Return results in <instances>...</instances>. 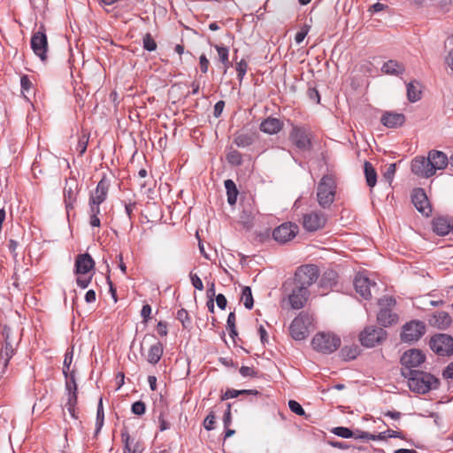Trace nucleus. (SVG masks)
<instances>
[{
    "label": "nucleus",
    "mask_w": 453,
    "mask_h": 453,
    "mask_svg": "<svg viewBox=\"0 0 453 453\" xmlns=\"http://www.w3.org/2000/svg\"><path fill=\"white\" fill-rule=\"evenodd\" d=\"M402 374L408 379L409 388L418 394H426L439 386V380L432 375L418 370H407Z\"/></svg>",
    "instance_id": "f257e3e1"
},
{
    "label": "nucleus",
    "mask_w": 453,
    "mask_h": 453,
    "mask_svg": "<svg viewBox=\"0 0 453 453\" xmlns=\"http://www.w3.org/2000/svg\"><path fill=\"white\" fill-rule=\"evenodd\" d=\"M341 342V338L334 333L319 332L313 336L311 346L317 352L329 355L339 349Z\"/></svg>",
    "instance_id": "f03ea898"
},
{
    "label": "nucleus",
    "mask_w": 453,
    "mask_h": 453,
    "mask_svg": "<svg viewBox=\"0 0 453 453\" xmlns=\"http://www.w3.org/2000/svg\"><path fill=\"white\" fill-rule=\"evenodd\" d=\"M336 184L331 175H325L317 188V200L322 208H328L334 200Z\"/></svg>",
    "instance_id": "7ed1b4c3"
},
{
    "label": "nucleus",
    "mask_w": 453,
    "mask_h": 453,
    "mask_svg": "<svg viewBox=\"0 0 453 453\" xmlns=\"http://www.w3.org/2000/svg\"><path fill=\"white\" fill-rule=\"evenodd\" d=\"M312 317L307 313L301 312L292 321L289 331L293 339L296 341H302L308 336L309 327L312 323Z\"/></svg>",
    "instance_id": "20e7f679"
},
{
    "label": "nucleus",
    "mask_w": 453,
    "mask_h": 453,
    "mask_svg": "<svg viewBox=\"0 0 453 453\" xmlns=\"http://www.w3.org/2000/svg\"><path fill=\"white\" fill-rule=\"evenodd\" d=\"M380 311L377 315L378 322L383 326H388L397 321V315L392 312L395 300L391 296H384L379 300Z\"/></svg>",
    "instance_id": "39448f33"
},
{
    "label": "nucleus",
    "mask_w": 453,
    "mask_h": 453,
    "mask_svg": "<svg viewBox=\"0 0 453 453\" xmlns=\"http://www.w3.org/2000/svg\"><path fill=\"white\" fill-rule=\"evenodd\" d=\"M387 337V333L384 329L375 326H366L359 334V341L361 344L366 348H373L381 344Z\"/></svg>",
    "instance_id": "423d86ee"
},
{
    "label": "nucleus",
    "mask_w": 453,
    "mask_h": 453,
    "mask_svg": "<svg viewBox=\"0 0 453 453\" xmlns=\"http://www.w3.org/2000/svg\"><path fill=\"white\" fill-rule=\"evenodd\" d=\"M4 342L0 347V372L1 376L5 373L10 359L15 353L13 348V341L11 337L12 330L8 326H4L2 332Z\"/></svg>",
    "instance_id": "0eeeda50"
},
{
    "label": "nucleus",
    "mask_w": 453,
    "mask_h": 453,
    "mask_svg": "<svg viewBox=\"0 0 453 453\" xmlns=\"http://www.w3.org/2000/svg\"><path fill=\"white\" fill-rule=\"evenodd\" d=\"M319 269L314 265H305L300 266L295 274V280L298 287L308 288L312 285L319 278Z\"/></svg>",
    "instance_id": "6e6552de"
},
{
    "label": "nucleus",
    "mask_w": 453,
    "mask_h": 453,
    "mask_svg": "<svg viewBox=\"0 0 453 453\" xmlns=\"http://www.w3.org/2000/svg\"><path fill=\"white\" fill-rule=\"evenodd\" d=\"M289 140L299 150L308 151L311 149V133L306 127L293 126Z\"/></svg>",
    "instance_id": "1a4fd4ad"
},
{
    "label": "nucleus",
    "mask_w": 453,
    "mask_h": 453,
    "mask_svg": "<svg viewBox=\"0 0 453 453\" xmlns=\"http://www.w3.org/2000/svg\"><path fill=\"white\" fill-rule=\"evenodd\" d=\"M430 348L440 356H449L453 353V338L445 334H436L430 340Z\"/></svg>",
    "instance_id": "9d476101"
},
{
    "label": "nucleus",
    "mask_w": 453,
    "mask_h": 453,
    "mask_svg": "<svg viewBox=\"0 0 453 453\" xmlns=\"http://www.w3.org/2000/svg\"><path fill=\"white\" fill-rule=\"evenodd\" d=\"M31 48L34 53L39 57L42 61L47 59L48 40L43 26L40 27L39 31L33 34Z\"/></svg>",
    "instance_id": "9b49d317"
},
{
    "label": "nucleus",
    "mask_w": 453,
    "mask_h": 453,
    "mask_svg": "<svg viewBox=\"0 0 453 453\" xmlns=\"http://www.w3.org/2000/svg\"><path fill=\"white\" fill-rule=\"evenodd\" d=\"M425 331L426 326L423 322L411 321L403 326L401 339L406 342H416L425 334Z\"/></svg>",
    "instance_id": "f8f14e48"
},
{
    "label": "nucleus",
    "mask_w": 453,
    "mask_h": 453,
    "mask_svg": "<svg viewBox=\"0 0 453 453\" xmlns=\"http://www.w3.org/2000/svg\"><path fill=\"white\" fill-rule=\"evenodd\" d=\"M326 222V216L321 211H312L303 215V226L309 232L317 231L324 227Z\"/></svg>",
    "instance_id": "ddd939ff"
},
{
    "label": "nucleus",
    "mask_w": 453,
    "mask_h": 453,
    "mask_svg": "<svg viewBox=\"0 0 453 453\" xmlns=\"http://www.w3.org/2000/svg\"><path fill=\"white\" fill-rule=\"evenodd\" d=\"M425 355L419 349H410L405 351L401 357V364L404 367L402 372L407 370H414L425 361Z\"/></svg>",
    "instance_id": "4468645a"
},
{
    "label": "nucleus",
    "mask_w": 453,
    "mask_h": 453,
    "mask_svg": "<svg viewBox=\"0 0 453 453\" xmlns=\"http://www.w3.org/2000/svg\"><path fill=\"white\" fill-rule=\"evenodd\" d=\"M296 225L284 223L273 230V236L276 242L285 243L296 236Z\"/></svg>",
    "instance_id": "2eb2a0df"
},
{
    "label": "nucleus",
    "mask_w": 453,
    "mask_h": 453,
    "mask_svg": "<svg viewBox=\"0 0 453 453\" xmlns=\"http://www.w3.org/2000/svg\"><path fill=\"white\" fill-rule=\"evenodd\" d=\"M78 195V183L74 179H71L65 181L64 188V202L67 213L74 208Z\"/></svg>",
    "instance_id": "dca6fc26"
},
{
    "label": "nucleus",
    "mask_w": 453,
    "mask_h": 453,
    "mask_svg": "<svg viewBox=\"0 0 453 453\" xmlns=\"http://www.w3.org/2000/svg\"><path fill=\"white\" fill-rule=\"evenodd\" d=\"M354 286L356 291L365 299L372 296V288H376V283L372 282L370 279L364 274H357L355 278Z\"/></svg>",
    "instance_id": "f3484780"
},
{
    "label": "nucleus",
    "mask_w": 453,
    "mask_h": 453,
    "mask_svg": "<svg viewBox=\"0 0 453 453\" xmlns=\"http://www.w3.org/2000/svg\"><path fill=\"white\" fill-rule=\"evenodd\" d=\"M411 171L414 174L424 178H429L434 175L433 167L429 164L428 157H415L411 161Z\"/></svg>",
    "instance_id": "a211bd4d"
},
{
    "label": "nucleus",
    "mask_w": 453,
    "mask_h": 453,
    "mask_svg": "<svg viewBox=\"0 0 453 453\" xmlns=\"http://www.w3.org/2000/svg\"><path fill=\"white\" fill-rule=\"evenodd\" d=\"M309 290L297 285L288 296V302L291 308L298 310L304 306L308 300Z\"/></svg>",
    "instance_id": "6ab92c4d"
},
{
    "label": "nucleus",
    "mask_w": 453,
    "mask_h": 453,
    "mask_svg": "<svg viewBox=\"0 0 453 453\" xmlns=\"http://www.w3.org/2000/svg\"><path fill=\"white\" fill-rule=\"evenodd\" d=\"M411 200L416 209L423 214L428 215L431 211L429 202L425 191L417 188L413 191Z\"/></svg>",
    "instance_id": "aec40b11"
},
{
    "label": "nucleus",
    "mask_w": 453,
    "mask_h": 453,
    "mask_svg": "<svg viewBox=\"0 0 453 453\" xmlns=\"http://www.w3.org/2000/svg\"><path fill=\"white\" fill-rule=\"evenodd\" d=\"M427 157L431 167H433L434 174L436 170H443L449 163L447 155L442 151L431 150L429 151Z\"/></svg>",
    "instance_id": "412c9836"
},
{
    "label": "nucleus",
    "mask_w": 453,
    "mask_h": 453,
    "mask_svg": "<svg viewBox=\"0 0 453 453\" xmlns=\"http://www.w3.org/2000/svg\"><path fill=\"white\" fill-rule=\"evenodd\" d=\"M380 122L388 128H397L405 122V116L402 113L386 111L380 119Z\"/></svg>",
    "instance_id": "4be33fe9"
},
{
    "label": "nucleus",
    "mask_w": 453,
    "mask_h": 453,
    "mask_svg": "<svg viewBox=\"0 0 453 453\" xmlns=\"http://www.w3.org/2000/svg\"><path fill=\"white\" fill-rule=\"evenodd\" d=\"M95 262L88 254H81L76 257L75 260V273L87 274L93 269Z\"/></svg>",
    "instance_id": "5701e85b"
},
{
    "label": "nucleus",
    "mask_w": 453,
    "mask_h": 453,
    "mask_svg": "<svg viewBox=\"0 0 453 453\" xmlns=\"http://www.w3.org/2000/svg\"><path fill=\"white\" fill-rule=\"evenodd\" d=\"M109 183L103 178L98 183L94 192L90 194L89 201H94L96 203H104L108 195Z\"/></svg>",
    "instance_id": "b1692460"
},
{
    "label": "nucleus",
    "mask_w": 453,
    "mask_h": 453,
    "mask_svg": "<svg viewBox=\"0 0 453 453\" xmlns=\"http://www.w3.org/2000/svg\"><path fill=\"white\" fill-rule=\"evenodd\" d=\"M452 226L453 224L444 217H439L433 220V230L438 235L444 236L450 232L453 233Z\"/></svg>",
    "instance_id": "393cba45"
},
{
    "label": "nucleus",
    "mask_w": 453,
    "mask_h": 453,
    "mask_svg": "<svg viewBox=\"0 0 453 453\" xmlns=\"http://www.w3.org/2000/svg\"><path fill=\"white\" fill-rule=\"evenodd\" d=\"M282 122L276 118H267L260 124V130L264 133L273 134L282 128Z\"/></svg>",
    "instance_id": "a878e982"
},
{
    "label": "nucleus",
    "mask_w": 453,
    "mask_h": 453,
    "mask_svg": "<svg viewBox=\"0 0 453 453\" xmlns=\"http://www.w3.org/2000/svg\"><path fill=\"white\" fill-rule=\"evenodd\" d=\"M431 323L440 329H445L451 324V318L449 313L439 311L433 316Z\"/></svg>",
    "instance_id": "bb28decb"
},
{
    "label": "nucleus",
    "mask_w": 453,
    "mask_h": 453,
    "mask_svg": "<svg viewBox=\"0 0 453 453\" xmlns=\"http://www.w3.org/2000/svg\"><path fill=\"white\" fill-rule=\"evenodd\" d=\"M381 71L386 74L398 75L403 73L404 67L402 64L395 60H388V62L384 63L381 67Z\"/></svg>",
    "instance_id": "cd10ccee"
},
{
    "label": "nucleus",
    "mask_w": 453,
    "mask_h": 453,
    "mask_svg": "<svg viewBox=\"0 0 453 453\" xmlns=\"http://www.w3.org/2000/svg\"><path fill=\"white\" fill-rule=\"evenodd\" d=\"M162 355L163 345L160 342H157L156 344L150 346L148 352L147 361L150 364L156 365L159 362Z\"/></svg>",
    "instance_id": "c85d7f7f"
},
{
    "label": "nucleus",
    "mask_w": 453,
    "mask_h": 453,
    "mask_svg": "<svg viewBox=\"0 0 453 453\" xmlns=\"http://www.w3.org/2000/svg\"><path fill=\"white\" fill-rule=\"evenodd\" d=\"M337 273L334 271L328 270L324 273L320 279L319 287L322 288H329L336 284Z\"/></svg>",
    "instance_id": "c756f323"
},
{
    "label": "nucleus",
    "mask_w": 453,
    "mask_h": 453,
    "mask_svg": "<svg viewBox=\"0 0 453 453\" xmlns=\"http://www.w3.org/2000/svg\"><path fill=\"white\" fill-rule=\"evenodd\" d=\"M224 184L226 189L228 203L231 205L235 204L238 196V190L235 183L232 180H226Z\"/></svg>",
    "instance_id": "7c9ffc66"
},
{
    "label": "nucleus",
    "mask_w": 453,
    "mask_h": 453,
    "mask_svg": "<svg viewBox=\"0 0 453 453\" xmlns=\"http://www.w3.org/2000/svg\"><path fill=\"white\" fill-rule=\"evenodd\" d=\"M365 175L366 179V183L370 188H372L376 185L377 182V173L372 166V165L370 162L365 163Z\"/></svg>",
    "instance_id": "2f4dec72"
},
{
    "label": "nucleus",
    "mask_w": 453,
    "mask_h": 453,
    "mask_svg": "<svg viewBox=\"0 0 453 453\" xmlns=\"http://www.w3.org/2000/svg\"><path fill=\"white\" fill-rule=\"evenodd\" d=\"M253 135L249 133H238L235 134L234 142L241 148H245L252 144Z\"/></svg>",
    "instance_id": "473e14b6"
},
{
    "label": "nucleus",
    "mask_w": 453,
    "mask_h": 453,
    "mask_svg": "<svg viewBox=\"0 0 453 453\" xmlns=\"http://www.w3.org/2000/svg\"><path fill=\"white\" fill-rule=\"evenodd\" d=\"M420 88L417 82H410L407 85V97L409 101L414 103L420 99Z\"/></svg>",
    "instance_id": "72a5a7b5"
},
{
    "label": "nucleus",
    "mask_w": 453,
    "mask_h": 453,
    "mask_svg": "<svg viewBox=\"0 0 453 453\" xmlns=\"http://www.w3.org/2000/svg\"><path fill=\"white\" fill-rule=\"evenodd\" d=\"M356 439L372 440V441H384L386 440V433H379L378 434H372L368 432L358 431L354 435Z\"/></svg>",
    "instance_id": "f704fd0d"
},
{
    "label": "nucleus",
    "mask_w": 453,
    "mask_h": 453,
    "mask_svg": "<svg viewBox=\"0 0 453 453\" xmlns=\"http://www.w3.org/2000/svg\"><path fill=\"white\" fill-rule=\"evenodd\" d=\"M257 390H235V389H227L225 394L221 396V400L224 401V400H226V399H230V398H234V397H237L239 396L240 395H242V394H253V395H257Z\"/></svg>",
    "instance_id": "c9c22d12"
},
{
    "label": "nucleus",
    "mask_w": 453,
    "mask_h": 453,
    "mask_svg": "<svg viewBox=\"0 0 453 453\" xmlns=\"http://www.w3.org/2000/svg\"><path fill=\"white\" fill-rule=\"evenodd\" d=\"M104 408H103V399L100 398L99 402H98V405H97V411H96V433H98L101 430V428L104 426Z\"/></svg>",
    "instance_id": "e433bc0d"
},
{
    "label": "nucleus",
    "mask_w": 453,
    "mask_h": 453,
    "mask_svg": "<svg viewBox=\"0 0 453 453\" xmlns=\"http://www.w3.org/2000/svg\"><path fill=\"white\" fill-rule=\"evenodd\" d=\"M242 300L243 301L244 306L250 310L253 307V297L251 288L250 287H244L242 292Z\"/></svg>",
    "instance_id": "4c0bfd02"
},
{
    "label": "nucleus",
    "mask_w": 453,
    "mask_h": 453,
    "mask_svg": "<svg viewBox=\"0 0 453 453\" xmlns=\"http://www.w3.org/2000/svg\"><path fill=\"white\" fill-rule=\"evenodd\" d=\"M235 315L234 312H230L227 317L226 321V328L228 330L229 335L234 339L237 335V331L235 327Z\"/></svg>",
    "instance_id": "58836bf2"
},
{
    "label": "nucleus",
    "mask_w": 453,
    "mask_h": 453,
    "mask_svg": "<svg viewBox=\"0 0 453 453\" xmlns=\"http://www.w3.org/2000/svg\"><path fill=\"white\" fill-rule=\"evenodd\" d=\"M176 318L180 320L185 328H188L191 325V319L188 316V311L185 309H180L177 311Z\"/></svg>",
    "instance_id": "ea45409f"
},
{
    "label": "nucleus",
    "mask_w": 453,
    "mask_h": 453,
    "mask_svg": "<svg viewBox=\"0 0 453 453\" xmlns=\"http://www.w3.org/2000/svg\"><path fill=\"white\" fill-rule=\"evenodd\" d=\"M122 441L125 443V450L124 453H131L134 447V440L131 439L128 432L124 430L121 432Z\"/></svg>",
    "instance_id": "a19ab883"
},
{
    "label": "nucleus",
    "mask_w": 453,
    "mask_h": 453,
    "mask_svg": "<svg viewBox=\"0 0 453 453\" xmlns=\"http://www.w3.org/2000/svg\"><path fill=\"white\" fill-rule=\"evenodd\" d=\"M332 432L335 435L342 437V438H351L354 436V434L352 433V431L350 429H349L348 427H344V426L334 427L332 430Z\"/></svg>",
    "instance_id": "79ce46f5"
},
{
    "label": "nucleus",
    "mask_w": 453,
    "mask_h": 453,
    "mask_svg": "<svg viewBox=\"0 0 453 453\" xmlns=\"http://www.w3.org/2000/svg\"><path fill=\"white\" fill-rule=\"evenodd\" d=\"M143 48L148 51H153L157 49V43L150 34H146L142 40Z\"/></svg>",
    "instance_id": "37998d69"
},
{
    "label": "nucleus",
    "mask_w": 453,
    "mask_h": 453,
    "mask_svg": "<svg viewBox=\"0 0 453 453\" xmlns=\"http://www.w3.org/2000/svg\"><path fill=\"white\" fill-rule=\"evenodd\" d=\"M227 161L234 165L242 164V155L237 150H231L226 156Z\"/></svg>",
    "instance_id": "c03bdc74"
},
{
    "label": "nucleus",
    "mask_w": 453,
    "mask_h": 453,
    "mask_svg": "<svg viewBox=\"0 0 453 453\" xmlns=\"http://www.w3.org/2000/svg\"><path fill=\"white\" fill-rule=\"evenodd\" d=\"M214 48L216 49V50L219 54V61L226 63L228 57H229L228 48L225 47V46H220V45H215Z\"/></svg>",
    "instance_id": "a18cd8bd"
},
{
    "label": "nucleus",
    "mask_w": 453,
    "mask_h": 453,
    "mask_svg": "<svg viewBox=\"0 0 453 453\" xmlns=\"http://www.w3.org/2000/svg\"><path fill=\"white\" fill-rule=\"evenodd\" d=\"M341 354L345 359H354L357 355V349L356 347H345L342 349Z\"/></svg>",
    "instance_id": "49530a36"
},
{
    "label": "nucleus",
    "mask_w": 453,
    "mask_h": 453,
    "mask_svg": "<svg viewBox=\"0 0 453 453\" xmlns=\"http://www.w3.org/2000/svg\"><path fill=\"white\" fill-rule=\"evenodd\" d=\"M132 412L135 415L141 416L145 413L146 405L142 401H137L132 404Z\"/></svg>",
    "instance_id": "de8ad7c7"
},
{
    "label": "nucleus",
    "mask_w": 453,
    "mask_h": 453,
    "mask_svg": "<svg viewBox=\"0 0 453 453\" xmlns=\"http://www.w3.org/2000/svg\"><path fill=\"white\" fill-rule=\"evenodd\" d=\"M203 426L206 430L211 431L215 427V415L213 411H210L207 417L204 418Z\"/></svg>",
    "instance_id": "09e8293b"
},
{
    "label": "nucleus",
    "mask_w": 453,
    "mask_h": 453,
    "mask_svg": "<svg viewBox=\"0 0 453 453\" xmlns=\"http://www.w3.org/2000/svg\"><path fill=\"white\" fill-rule=\"evenodd\" d=\"M395 173V164L388 165L386 172L383 174L385 180L390 185Z\"/></svg>",
    "instance_id": "8fccbe9b"
},
{
    "label": "nucleus",
    "mask_w": 453,
    "mask_h": 453,
    "mask_svg": "<svg viewBox=\"0 0 453 453\" xmlns=\"http://www.w3.org/2000/svg\"><path fill=\"white\" fill-rule=\"evenodd\" d=\"M288 407L291 411L299 416H303L305 414L304 410L303 409L301 404L295 400H290L288 402Z\"/></svg>",
    "instance_id": "3c124183"
},
{
    "label": "nucleus",
    "mask_w": 453,
    "mask_h": 453,
    "mask_svg": "<svg viewBox=\"0 0 453 453\" xmlns=\"http://www.w3.org/2000/svg\"><path fill=\"white\" fill-rule=\"evenodd\" d=\"M73 361V350L67 351L65 355L63 373L65 377L68 376V371Z\"/></svg>",
    "instance_id": "603ef678"
},
{
    "label": "nucleus",
    "mask_w": 453,
    "mask_h": 453,
    "mask_svg": "<svg viewBox=\"0 0 453 453\" xmlns=\"http://www.w3.org/2000/svg\"><path fill=\"white\" fill-rule=\"evenodd\" d=\"M236 71L238 79L242 81L247 72V63L243 59L236 64Z\"/></svg>",
    "instance_id": "864d4df0"
},
{
    "label": "nucleus",
    "mask_w": 453,
    "mask_h": 453,
    "mask_svg": "<svg viewBox=\"0 0 453 453\" xmlns=\"http://www.w3.org/2000/svg\"><path fill=\"white\" fill-rule=\"evenodd\" d=\"M65 378H66L65 388L68 391V393H71L73 391L77 392V384L75 381L74 375L72 373L69 378H67V377H65Z\"/></svg>",
    "instance_id": "5fc2aeb1"
},
{
    "label": "nucleus",
    "mask_w": 453,
    "mask_h": 453,
    "mask_svg": "<svg viewBox=\"0 0 453 453\" xmlns=\"http://www.w3.org/2000/svg\"><path fill=\"white\" fill-rule=\"evenodd\" d=\"M78 275L79 276L77 277V280H76L77 285L79 287H81V288H86L89 285L92 276H86V274L85 275L78 274Z\"/></svg>",
    "instance_id": "6e6d98bb"
},
{
    "label": "nucleus",
    "mask_w": 453,
    "mask_h": 453,
    "mask_svg": "<svg viewBox=\"0 0 453 453\" xmlns=\"http://www.w3.org/2000/svg\"><path fill=\"white\" fill-rule=\"evenodd\" d=\"M190 280H191L192 285L194 286L195 288H196L198 290H203V281L199 278L198 275L190 273Z\"/></svg>",
    "instance_id": "4d7b16f0"
},
{
    "label": "nucleus",
    "mask_w": 453,
    "mask_h": 453,
    "mask_svg": "<svg viewBox=\"0 0 453 453\" xmlns=\"http://www.w3.org/2000/svg\"><path fill=\"white\" fill-rule=\"evenodd\" d=\"M159 429L160 431H165L170 428V422L165 418L164 412H161L158 416Z\"/></svg>",
    "instance_id": "13d9d810"
},
{
    "label": "nucleus",
    "mask_w": 453,
    "mask_h": 453,
    "mask_svg": "<svg viewBox=\"0 0 453 453\" xmlns=\"http://www.w3.org/2000/svg\"><path fill=\"white\" fill-rule=\"evenodd\" d=\"M210 62L204 54H202L199 58V66L202 73H206L208 72Z\"/></svg>",
    "instance_id": "bf43d9fd"
},
{
    "label": "nucleus",
    "mask_w": 453,
    "mask_h": 453,
    "mask_svg": "<svg viewBox=\"0 0 453 453\" xmlns=\"http://www.w3.org/2000/svg\"><path fill=\"white\" fill-rule=\"evenodd\" d=\"M240 373L243 377H255L257 375V372L253 368L249 366H242L240 368Z\"/></svg>",
    "instance_id": "052dcab7"
},
{
    "label": "nucleus",
    "mask_w": 453,
    "mask_h": 453,
    "mask_svg": "<svg viewBox=\"0 0 453 453\" xmlns=\"http://www.w3.org/2000/svg\"><path fill=\"white\" fill-rule=\"evenodd\" d=\"M88 204L90 216L98 215L100 213V203H96L94 201H89Z\"/></svg>",
    "instance_id": "680f3d73"
},
{
    "label": "nucleus",
    "mask_w": 453,
    "mask_h": 453,
    "mask_svg": "<svg viewBox=\"0 0 453 453\" xmlns=\"http://www.w3.org/2000/svg\"><path fill=\"white\" fill-rule=\"evenodd\" d=\"M224 106H225L224 101H219L215 104L214 111H213L214 117L219 118L221 115Z\"/></svg>",
    "instance_id": "e2e57ef3"
},
{
    "label": "nucleus",
    "mask_w": 453,
    "mask_h": 453,
    "mask_svg": "<svg viewBox=\"0 0 453 453\" xmlns=\"http://www.w3.org/2000/svg\"><path fill=\"white\" fill-rule=\"evenodd\" d=\"M216 302L218 307L221 310H224L227 303L226 298L223 294H219L218 296H216Z\"/></svg>",
    "instance_id": "0e129e2a"
},
{
    "label": "nucleus",
    "mask_w": 453,
    "mask_h": 453,
    "mask_svg": "<svg viewBox=\"0 0 453 453\" xmlns=\"http://www.w3.org/2000/svg\"><path fill=\"white\" fill-rule=\"evenodd\" d=\"M231 405H227V410L226 411L223 418V424L225 427H228L231 425L232 418H231Z\"/></svg>",
    "instance_id": "69168bd1"
},
{
    "label": "nucleus",
    "mask_w": 453,
    "mask_h": 453,
    "mask_svg": "<svg viewBox=\"0 0 453 453\" xmlns=\"http://www.w3.org/2000/svg\"><path fill=\"white\" fill-rule=\"evenodd\" d=\"M157 332L161 336H165L167 334V326L164 322H158L157 325Z\"/></svg>",
    "instance_id": "338daca9"
},
{
    "label": "nucleus",
    "mask_w": 453,
    "mask_h": 453,
    "mask_svg": "<svg viewBox=\"0 0 453 453\" xmlns=\"http://www.w3.org/2000/svg\"><path fill=\"white\" fill-rule=\"evenodd\" d=\"M442 374L444 378L453 379V362L447 365Z\"/></svg>",
    "instance_id": "774afa93"
}]
</instances>
